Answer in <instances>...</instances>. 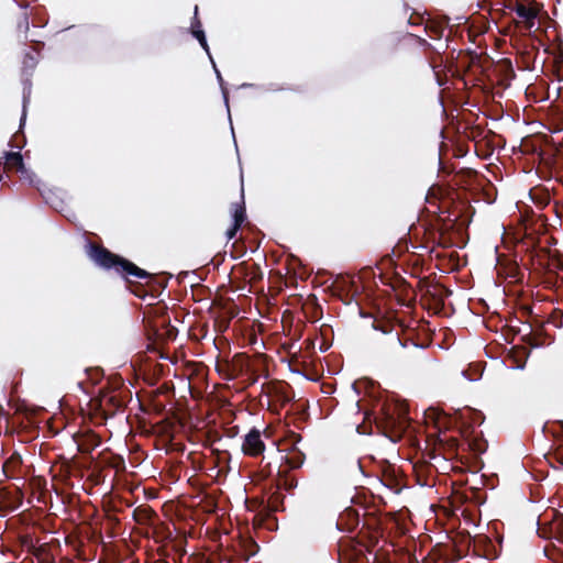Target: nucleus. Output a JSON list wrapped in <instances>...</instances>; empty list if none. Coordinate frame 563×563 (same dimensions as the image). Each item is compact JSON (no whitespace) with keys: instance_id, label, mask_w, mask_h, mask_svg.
I'll return each instance as SVG.
<instances>
[{"instance_id":"1","label":"nucleus","mask_w":563,"mask_h":563,"mask_svg":"<svg viewBox=\"0 0 563 563\" xmlns=\"http://www.w3.org/2000/svg\"><path fill=\"white\" fill-rule=\"evenodd\" d=\"M93 261L102 267L115 268L118 272L126 276L136 278H144L147 276L146 272L135 266L133 263L128 262L110 253L104 249H95L91 253Z\"/></svg>"},{"instance_id":"2","label":"nucleus","mask_w":563,"mask_h":563,"mask_svg":"<svg viewBox=\"0 0 563 563\" xmlns=\"http://www.w3.org/2000/svg\"><path fill=\"white\" fill-rule=\"evenodd\" d=\"M265 450V444L261 438V432L257 429H252L245 434L242 443V452L250 456H257Z\"/></svg>"},{"instance_id":"3","label":"nucleus","mask_w":563,"mask_h":563,"mask_svg":"<svg viewBox=\"0 0 563 563\" xmlns=\"http://www.w3.org/2000/svg\"><path fill=\"white\" fill-rule=\"evenodd\" d=\"M516 13L518 18L527 24L528 27H532L534 25V20L538 15V10L534 7H530L525 3H518L516 5Z\"/></svg>"},{"instance_id":"4","label":"nucleus","mask_w":563,"mask_h":563,"mask_svg":"<svg viewBox=\"0 0 563 563\" xmlns=\"http://www.w3.org/2000/svg\"><path fill=\"white\" fill-rule=\"evenodd\" d=\"M5 166L8 168H14L20 172H24V164H23V157L18 152H12L5 154Z\"/></svg>"},{"instance_id":"5","label":"nucleus","mask_w":563,"mask_h":563,"mask_svg":"<svg viewBox=\"0 0 563 563\" xmlns=\"http://www.w3.org/2000/svg\"><path fill=\"white\" fill-rule=\"evenodd\" d=\"M519 354H506V357L501 361L508 369H521L526 365V360H518Z\"/></svg>"},{"instance_id":"6","label":"nucleus","mask_w":563,"mask_h":563,"mask_svg":"<svg viewBox=\"0 0 563 563\" xmlns=\"http://www.w3.org/2000/svg\"><path fill=\"white\" fill-rule=\"evenodd\" d=\"M233 224L241 227L244 221V209L240 205H234L232 208Z\"/></svg>"},{"instance_id":"7","label":"nucleus","mask_w":563,"mask_h":563,"mask_svg":"<svg viewBox=\"0 0 563 563\" xmlns=\"http://www.w3.org/2000/svg\"><path fill=\"white\" fill-rule=\"evenodd\" d=\"M240 227L236 224H232V227L227 231V238L228 240H231L235 236L236 232L239 231Z\"/></svg>"},{"instance_id":"8","label":"nucleus","mask_w":563,"mask_h":563,"mask_svg":"<svg viewBox=\"0 0 563 563\" xmlns=\"http://www.w3.org/2000/svg\"><path fill=\"white\" fill-rule=\"evenodd\" d=\"M195 35L196 37L199 40L200 44L206 47L207 46V42H206V38H205V34L203 32L201 31H198V32H195Z\"/></svg>"},{"instance_id":"9","label":"nucleus","mask_w":563,"mask_h":563,"mask_svg":"<svg viewBox=\"0 0 563 563\" xmlns=\"http://www.w3.org/2000/svg\"><path fill=\"white\" fill-rule=\"evenodd\" d=\"M302 463V460L299 457L296 462L289 461L291 467H298Z\"/></svg>"},{"instance_id":"10","label":"nucleus","mask_w":563,"mask_h":563,"mask_svg":"<svg viewBox=\"0 0 563 563\" xmlns=\"http://www.w3.org/2000/svg\"><path fill=\"white\" fill-rule=\"evenodd\" d=\"M169 355H170V354L165 353V354H161V357H162V358H164V360H168V361H172V362H176V360L172 358Z\"/></svg>"}]
</instances>
